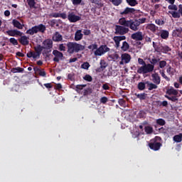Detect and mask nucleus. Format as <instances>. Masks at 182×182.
<instances>
[{
  "instance_id": "22",
  "label": "nucleus",
  "mask_w": 182,
  "mask_h": 182,
  "mask_svg": "<svg viewBox=\"0 0 182 182\" xmlns=\"http://www.w3.org/2000/svg\"><path fill=\"white\" fill-rule=\"evenodd\" d=\"M166 95H173V96H177V95H178V91L174 89V87H171V88L166 90Z\"/></svg>"
},
{
  "instance_id": "19",
  "label": "nucleus",
  "mask_w": 182,
  "mask_h": 182,
  "mask_svg": "<svg viewBox=\"0 0 182 182\" xmlns=\"http://www.w3.org/2000/svg\"><path fill=\"white\" fill-rule=\"evenodd\" d=\"M12 24L14 28H17V29H23V24L21 23L19 21L16 19H14L12 21Z\"/></svg>"
},
{
  "instance_id": "14",
  "label": "nucleus",
  "mask_w": 182,
  "mask_h": 182,
  "mask_svg": "<svg viewBox=\"0 0 182 182\" xmlns=\"http://www.w3.org/2000/svg\"><path fill=\"white\" fill-rule=\"evenodd\" d=\"M132 39L134 41H143V32L137 31L131 35Z\"/></svg>"
},
{
  "instance_id": "1",
  "label": "nucleus",
  "mask_w": 182,
  "mask_h": 182,
  "mask_svg": "<svg viewBox=\"0 0 182 182\" xmlns=\"http://www.w3.org/2000/svg\"><path fill=\"white\" fill-rule=\"evenodd\" d=\"M129 31L130 30L129 29V28L123 25L115 26V35H122V36H115L113 38V41L115 43V48L117 49H118V48H120V42H122V41H126V37L125 36H123V35H126V33H129Z\"/></svg>"
},
{
  "instance_id": "49",
  "label": "nucleus",
  "mask_w": 182,
  "mask_h": 182,
  "mask_svg": "<svg viewBox=\"0 0 182 182\" xmlns=\"http://www.w3.org/2000/svg\"><path fill=\"white\" fill-rule=\"evenodd\" d=\"M92 93V89L87 88L83 90V96H87L88 95H90Z\"/></svg>"
},
{
  "instance_id": "8",
  "label": "nucleus",
  "mask_w": 182,
  "mask_h": 182,
  "mask_svg": "<svg viewBox=\"0 0 182 182\" xmlns=\"http://www.w3.org/2000/svg\"><path fill=\"white\" fill-rule=\"evenodd\" d=\"M110 52V48L107 47V45H101L97 50L94 52L95 56H103L105 53Z\"/></svg>"
},
{
  "instance_id": "27",
  "label": "nucleus",
  "mask_w": 182,
  "mask_h": 182,
  "mask_svg": "<svg viewBox=\"0 0 182 182\" xmlns=\"http://www.w3.org/2000/svg\"><path fill=\"white\" fill-rule=\"evenodd\" d=\"M62 39L63 38L62 37V35H60L59 32H56L54 36L53 37V41H54V42H60Z\"/></svg>"
},
{
  "instance_id": "2",
  "label": "nucleus",
  "mask_w": 182,
  "mask_h": 182,
  "mask_svg": "<svg viewBox=\"0 0 182 182\" xmlns=\"http://www.w3.org/2000/svg\"><path fill=\"white\" fill-rule=\"evenodd\" d=\"M119 25H122V26L129 28L131 31H134V32L140 29L139 23L137 21V19L126 20V18H119Z\"/></svg>"
},
{
  "instance_id": "39",
  "label": "nucleus",
  "mask_w": 182,
  "mask_h": 182,
  "mask_svg": "<svg viewBox=\"0 0 182 182\" xmlns=\"http://www.w3.org/2000/svg\"><path fill=\"white\" fill-rule=\"evenodd\" d=\"M159 65L160 69H164V68H166V66H167V62L166 60H159Z\"/></svg>"
},
{
  "instance_id": "9",
  "label": "nucleus",
  "mask_w": 182,
  "mask_h": 182,
  "mask_svg": "<svg viewBox=\"0 0 182 182\" xmlns=\"http://www.w3.org/2000/svg\"><path fill=\"white\" fill-rule=\"evenodd\" d=\"M43 48L46 50L47 53L52 52V48H53V42L50 39H46L43 42Z\"/></svg>"
},
{
  "instance_id": "41",
  "label": "nucleus",
  "mask_w": 182,
  "mask_h": 182,
  "mask_svg": "<svg viewBox=\"0 0 182 182\" xmlns=\"http://www.w3.org/2000/svg\"><path fill=\"white\" fill-rule=\"evenodd\" d=\"M58 22H60V19L56 20V19H53L50 21V26L52 28H55V26L58 23Z\"/></svg>"
},
{
  "instance_id": "37",
  "label": "nucleus",
  "mask_w": 182,
  "mask_h": 182,
  "mask_svg": "<svg viewBox=\"0 0 182 182\" xmlns=\"http://www.w3.org/2000/svg\"><path fill=\"white\" fill-rule=\"evenodd\" d=\"M168 14H170L173 18H180L181 15L180 13L178 11H169Z\"/></svg>"
},
{
  "instance_id": "34",
  "label": "nucleus",
  "mask_w": 182,
  "mask_h": 182,
  "mask_svg": "<svg viewBox=\"0 0 182 182\" xmlns=\"http://www.w3.org/2000/svg\"><path fill=\"white\" fill-rule=\"evenodd\" d=\"M171 52V48L168 46H162V53Z\"/></svg>"
},
{
  "instance_id": "17",
  "label": "nucleus",
  "mask_w": 182,
  "mask_h": 182,
  "mask_svg": "<svg viewBox=\"0 0 182 182\" xmlns=\"http://www.w3.org/2000/svg\"><path fill=\"white\" fill-rule=\"evenodd\" d=\"M136 9L134 8L127 7L123 11L120 12L121 15H130V14H134Z\"/></svg>"
},
{
  "instance_id": "35",
  "label": "nucleus",
  "mask_w": 182,
  "mask_h": 182,
  "mask_svg": "<svg viewBox=\"0 0 182 182\" xmlns=\"http://www.w3.org/2000/svg\"><path fill=\"white\" fill-rule=\"evenodd\" d=\"M127 2L130 6H136L139 4L137 0H127Z\"/></svg>"
},
{
  "instance_id": "46",
  "label": "nucleus",
  "mask_w": 182,
  "mask_h": 182,
  "mask_svg": "<svg viewBox=\"0 0 182 182\" xmlns=\"http://www.w3.org/2000/svg\"><path fill=\"white\" fill-rule=\"evenodd\" d=\"M175 33L176 35L178 37V38H182V28H178L175 31Z\"/></svg>"
},
{
  "instance_id": "11",
  "label": "nucleus",
  "mask_w": 182,
  "mask_h": 182,
  "mask_svg": "<svg viewBox=\"0 0 182 182\" xmlns=\"http://www.w3.org/2000/svg\"><path fill=\"white\" fill-rule=\"evenodd\" d=\"M18 41L23 46H28V45H29V37L26 36L21 35Z\"/></svg>"
},
{
  "instance_id": "3",
  "label": "nucleus",
  "mask_w": 182,
  "mask_h": 182,
  "mask_svg": "<svg viewBox=\"0 0 182 182\" xmlns=\"http://www.w3.org/2000/svg\"><path fill=\"white\" fill-rule=\"evenodd\" d=\"M138 63L139 65H141L136 70L139 75H147V73H151L153 72L154 66L150 63L146 64V61L142 58H138Z\"/></svg>"
},
{
  "instance_id": "33",
  "label": "nucleus",
  "mask_w": 182,
  "mask_h": 182,
  "mask_svg": "<svg viewBox=\"0 0 182 182\" xmlns=\"http://www.w3.org/2000/svg\"><path fill=\"white\" fill-rule=\"evenodd\" d=\"M89 68H90V64L88 62H84L81 65V69H84L85 70H89Z\"/></svg>"
},
{
  "instance_id": "32",
  "label": "nucleus",
  "mask_w": 182,
  "mask_h": 182,
  "mask_svg": "<svg viewBox=\"0 0 182 182\" xmlns=\"http://www.w3.org/2000/svg\"><path fill=\"white\" fill-rule=\"evenodd\" d=\"M165 97L168 99V100H171V102H178V98L176 96L170 97L168 95H165Z\"/></svg>"
},
{
  "instance_id": "29",
  "label": "nucleus",
  "mask_w": 182,
  "mask_h": 182,
  "mask_svg": "<svg viewBox=\"0 0 182 182\" xmlns=\"http://www.w3.org/2000/svg\"><path fill=\"white\" fill-rule=\"evenodd\" d=\"M148 90H153L154 89H157L159 87L156 83L149 82L147 85Z\"/></svg>"
},
{
  "instance_id": "21",
  "label": "nucleus",
  "mask_w": 182,
  "mask_h": 182,
  "mask_svg": "<svg viewBox=\"0 0 182 182\" xmlns=\"http://www.w3.org/2000/svg\"><path fill=\"white\" fill-rule=\"evenodd\" d=\"M30 9H36V0H26Z\"/></svg>"
},
{
  "instance_id": "23",
  "label": "nucleus",
  "mask_w": 182,
  "mask_h": 182,
  "mask_svg": "<svg viewBox=\"0 0 182 182\" xmlns=\"http://www.w3.org/2000/svg\"><path fill=\"white\" fill-rule=\"evenodd\" d=\"M159 62H160V58H156V57H153L150 60V63L149 64L151 65L152 66H154L153 70H154V66H156V65H159Z\"/></svg>"
},
{
  "instance_id": "64",
  "label": "nucleus",
  "mask_w": 182,
  "mask_h": 182,
  "mask_svg": "<svg viewBox=\"0 0 182 182\" xmlns=\"http://www.w3.org/2000/svg\"><path fill=\"white\" fill-rule=\"evenodd\" d=\"M55 90H60V89H62V84L58 83L57 85H55V86L54 87Z\"/></svg>"
},
{
  "instance_id": "61",
  "label": "nucleus",
  "mask_w": 182,
  "mask_h": 182,
  "mask_svg": "<svg viewBox=\"0 0 182 182\" xmlns=\"http://www.w3.org/2000/svg\"><path fill=\"white\" fill-rule=\"evenodd\" d=\"M162 48H163V46H158L154 49H155L156 52H162V50H163Z\"/></svg>"
},
{
  "instance_id": "45",
  "label": "nucleus",
  "mask_w": 182,
  "mask_h": 182,
  "mask_svg": "<svg viewBox=\"0 0 182 182\" xmlns=\"http://www.w3.org/2000/svg\"><path fill=\"white\" fill-rule=\"evenodd\" d=\"M159 73H161L162 77H164V79H165V80H166V82H170V77H167V75H166V74L164 73V70H160Z\"/></svg>"
},
{
  "instance_id": "5",
  "label": "nucleus",
  "mask_w": 182,
  "mask_h": 182,
  "mask_svg": "<svg viewBox=\"0 0 182 182\" xmlns=\"http://www.w3.org/2000/svg\"><path fill=\"white\" fill-rule=\"evenodd\" d=\"M43 46L38 45L36 47H34L35 51H30L27 53V58H33L34 59H39L41 55L42 54V50H43Z\"/></svg>"
},
{
  "instance_id": "60",
  "label": "nucleus",
  "mask_w": 182,
  "mask_h": 182,
  "mask_svg": "<svg viewBox=\"0 0 182 182\" xmlns=\"http://www.w3.org/2000/svg\"><path fill=\"white\" fill-rule=\"evenodd\" d=\"M102 89H103V90H109L110 87H109L108 83H105V84L102 85Z\"/></svg>"
},
{
  "instance_id": "36",
  "label": "nucleus",
  "mask_w": 182,
  "mask_h": 182,
  "mask_svg": "<svg viewBox=\"0 0 182 182\" xmlns=\"http://www.w3.org/2000/svg\"><path fill=\"white\" fill-rule=\"evenodd\" d=\"M137 87L139 90H144L146 89V83L143 82H139Z\"/></svg>"
},
{
  "instance_id": "6",
  "label": "nucleus",
  "mask_w": 182,
  "mask_h": 182,
  "mask_svg": "<svg viewBox=\"0 0 182 182\" xmlns=\"http://www.w3.org/2000/svg\"><path fill=\"white\" fill-rule=\"evenodd\" d=\"M159 140H161L160 136H156L150 140L149 147L151 149V150H154V151H159V149L161 147V146H163V144L159 142Z\"/></svg>"
},
{
  "instance_id": "52",
  "label": "nucleus",
  "mask_w": 182,
  "mask_h": 182,
  "mask_svg": "<svg viewBox=\"0 0 182 182\" xmlns=\"http://www.w3.org/2000/svg\"><path fill=\"white\" fill-rule=\"evenodd\" d=\"M118 103L119 106H122V107H124V106H126V100H124V99H119Z\"/></svg>"
},
{
  "instance_id": "47",
  "label": "nucleus",
  "mask_w": 182,
  "mask_h": 182,
  "mask_svg": "<svg viewBox=\"0 0 182 182\" xmlns=\"http://www.w3.org/2000/svg\"><path fill=\"white\" fill-rule=\"evenodd\" d=\"M156 124H159V126H164L166 124V121L163 119H158L156 120Z\"/></svg>"
},
{
  "instance_id": "54",
  "label": "nucleus",
  "mask_w": 182,
  "mask_h": 182,
  "mask_svg": "<svg viewBox=\"0 0 182 182\" xmlns=\"http://www.w3.org/2000/svg\"><path fill=\"white\" fill-rule=\"evenodd\" d=\"M89 49H91V50H95L96 49V50H97V44L95 43V44H91L87 47Z\"/></svg>"
},
{
  "instance_id": "56",
  "label": "nucleus",
  "mask_w": 182,
  "mask_h": 182,
  "mask_svg": "<svg viewBox=\"0 0 182 182\" xmlns=\"http://www.w3.org/2000/svg\"><path fill=\"white\" fill-rule=\"evenodd\" d=\"M38 75L39 76H42L43 77H46V72H45V70H40Z\"/></svg>"
},
{
  "instance_id": "4",
  "label": "nucleus",
  "mask_w": 182,
  "mask_h": 182,
  "mask_svg": "<svg viewBox=\"0 0 182 182\" xmlns=\"http://www.w3.org/2000/svg\"><path fill=\"white\" fill-rule=\"evenodd\" d=\"M68 53L73 55V53H79L82 50H85V46L79 44L76 42H69L67 43Z\"/></svg>"
},
{
  "instance_id": "51",
  "label": "nucleus",
  "mask_w": 182,
  "mask_h": 182,
  "mask_svg": "<svg viewBox=\"0 0 182 182\" xmlns=\"http://www.w3.org/2000/svg\"><path fill=\"white\" fill-rule=\"evenodd\" d=\"M109 99L107 97H102L100 100V103H102L103 105H106V103H107Z\"/></svg>"
},
{
  "instance_id": "28",
  "label": "nucleus",
  "mask_w": 182,
  "mask_h": 182,
  "mask_svg": "<svg viewBox=\"0 0 182 182\" xmlns=\"http://www.w3.org/2000/svg\"><path fill=\"white\" fill-rule=\"evenodd\" d=\"M11 72L12 73H22V72H23V68L21 67L13 68Z\"/></svg>"
},
{
  "instance_id": "12",
  "label": "nucleus",
  "mask_w": 182,
  "mask_h": 182,
  "mask_svg": "<svg viewBox=\"0 0 182 182\" xmlns=\"http://www.w3.org/2000/svg\"><path fill=\"white\" fill-rule=\"evenodd\" d=\"M53 55H54L55 56V58H53V61L57 62L58 63L60 59L62 60V58H63V53L58 50H53Z\"/></svg>"
},
{
  "instance_id": "30",
  "label": "nucleus",
  "mask_w": 182,
  "mask_h": 182,
  "mask_svg": "<svg viewBox=\"0 0 182 182\" xmlns=\"http://www.w3.org/2000/svg\"><path fill=\"white\" fill-rule=\"evenodd\" d=\"M173 140L176 143H181V141H182V134H179L178 135H175L173 136Z\"/></svg>"
},
{
  "instance_id": "18",
  "label": "nucleus",
  "mask_w": 182,
  "mask_h": 182,
  "mask_svg": "<svg viewBox=\"0 0 182 182\" xmlns=\"http://www.w3.org/2000/svg\"><path fill=\"white\" fill-rule=\"evenodd\" d=\"M121 59L124 60V63H129L132 60V56H130V54L124 53L122 54Z\"/></svg>"
},
{
  "instance_id": "63",
  "label": "nucleus",
  "mask_w": 182,
  "mask_h": 182,
  "mask_svg": "<svg viewBox=\"0 0 182 182\" xmlns=\"http://www.w3.org/2000/svg\"><path fill=\"white\" fill-rule=\"evenodd\" d=\"M82 0H73V5H80Z\"/></svg>"
},
{
  "instance_id": "7",
  "label": "nucleus",
  "mask_w": 182,
  "mask_h": 182,
  "mask_svg": "<svg viewBox=\"0 0 182 182\" xmlns=\"http://www.w3.org/2000/svg\"><path fill=\"white\" fill-rule=\"evenodd\" d=\"M45 31H46V26L43 24H39L38 26H35L31 28L26 31V33L28 35H35V33H38V32H41V33H44Z\"/></svg>"
},
{
  "instance_id": "13",
  "label": "nucleus",
  "mask_w": 182,
  "mask_h": 182,
  "mask_svg": "<svg viewBox=\"0 0 182 182\" xmlns=\"http://www.w3.org/2000/svg\"><path fill=\"white\" fill-rule=\"evenodd\" d=\"M151 77V80L153 83H155V85H160V83H161V77L157 73L154 72V73H152Z\"/></svg>"
},
{
  "instance_id": "57",
  "label": "nucleus",
  "mask_w": 182,
  "mask_h": 182,
  "mask_svg": "<svg viewBox=\"0 0 182 182\" xmlns=\"http://www.w3.org/2000/svg\"><path fill=\"white\" fill-rule=\"evenodd\" d=\"M155 23H156V25H159V26L161 25H164V21L161 20V19H156L155 21Z\"/></svg>"
},
{
  "instance_id": "16",
  "label": "nucleus",
  "mask_w": 182,
  "mask_h": 182,
  "mask_svg": "<svg viewBox=\"0 0 182 182\" xmlns=\"http://www.w3.org/2000/svg\"><path fill=\"white\" fill-rule=\"evenodd\" d=\"M100 66L97 68V72H103L105 70L106 67L108 66L109 64L105 60H100Z\"/></svg>"
},
{
  "instance_id": "26",
  "label": "nucleus",
  "mask_w": 182,
  "mask_h": 182,
  "mask_svg": "<svg viewBox=\"0 0 182 182\" xmlns=\"http://www.w3.org/2000/svg\"><path fill=\"white\" fill-rule=\"evenodd\" d=\"M146 29H149V31H151V32H153L154 33V32H156V31L159 29V27L153 23H149L147 25Z\"/></svg>"
},
{
  "instance_id": "25",
  "label": "nucleus",
  "mask_w": 182,
  "mask_h": 182,
  "mask_svg": "<svg viewBox=\"0 0 182 182\" xmlns=\"http://www.w3.org/2000/svg\"><path fill=\"white\" fill-rule=\"evenodd\" d=\"M160 33H161V39H168V36L170 35V33H168V31H166V30H161L160 31Z\"/></svg>"
},
{
  "instance_id": "55",
  "label": "nucleus",
  "mask_w": 182,
  "mask_h": 182,
  "mask_svg": "<svg viewBox=\"0 0 182 182\" xmlns=\"http://www.w3.org/2000/svg\"><path fill=\"white\" fill-rule=\"evenodd\" d=\"M136 21L137 22L139 23V26H140L141 23H146V18H139V19H136Z\"/></svg>"
},
{
  "instance_id": "15",
  "label": "nucleus",
  "mask_w": 182,
  "mask_h": 182,
  "mask_svg": "<svg viewBox=\"0 0 182 182\" xmlns=\"http://www.w3.org/2000/svg\"><path fill=\"white\" fill-rule=\"evenodd\" d=\"M6 33L9 36H22V35H23L22 32L16 29L9 30L6 31Z\"/></svg>"
},
{
  "instance_id": "44",
  "label": "nucleus",
  "mask_w": 182,
  "mask_h": 182,
  "mask_svg": "<svg viewBox=\"0 0 182 182\" xmlns=\"http://www.w3.org/2000/svg\"><path fill=\"white\" fill-rule=\"evenodd\" d=\"M83 87H86V85H77L75 87L76 92H80V90H83Z\"/></svg>"
},
{
  "instance_id": "38",
  "label": "nucleus",
  "mask_w": 182,
  "mask_h": 182,
  "mask_svg": "<svg viewBox=\"0 0 182 182\" xmlns=\"http://www.w3.org/2000/svg\"><path fill=\"white\" fill-rule=\"evenodd\" d=\"M144 130L146 134H151L153 133V127L150 126L145 127Z\"/></svg>"
},
{
  "instance_id": "10",
  "label": "nucleus",
  "mask_w": 182,
  "mask_h": 182,
  "mask_svg": "<svg viewBox=\"0 0 182 182\" xmlns=\"http://www.w3.org/2000/svg\"><path fill=\"white\" fill-rule=\"evenodd\" d=\"M68 19L69 22H71L72 23H75V22H77L78 21H80L82 18L79 16L75 15L74 12H69L68 15Z\"/></svg>"
},
{
  "instance_id": "48",
  "label": "nucleus",
  "mask_w": 182,
  "mask_h": 182,
  "mask_svg": "<svg viewBox=\"0 0 182 182\" xmlns=\"http://www.w3.org/2000/svg\"><path fill=\"white\" fill-rule=\"evenodd\" d=\"M166 72L168 75H170L171 76H174V71L173 70V68H171V66L168 67L166 69Z\"/></svg>"
},
{
  "instance_id": "31",
  "label": "nucleus",
  "mask_w": 182,
  "mask_h": 182,
  "mask_svg": "<svg viewBox=\"0 0 182 182\" xmlns=\"http://www.w3.org/2000/svg\"><path fill=\"white\" fill-rule=\"evenodd\" d=\"M135 96H136L137 99L139 100H146V94L144 92L141 94L135 93Z\"/></svg>"
},
{
  "instance_id": "43",
  "label": "nucleus",
  "mask_w": 182,
  "mask_h": 182,
  "mask_svg": "<svg viewBox=\"0 0 182 182\" xmlns=\"http://www.w3.org/2000/svg\"><path fill=\"white\" fill-rule=\"evenodd\" d=\"M137 117H139V119H143V117H146V112L143 110L139 111L137 114Z\"/></svg>"
},
{
  "instance_id": "42",
  "label": "nucleus",
  "mask_w": 182,
  "mask_h": 182,
  "mask_svg": "<svg viewBox=\"0 0 182 182\" xmlns=\"http://www.w3.org/2000/svg\"><path fill=\"white\" fill-rule=\"evenodd\" d=\"M9 42L10 43H11V45H14V46H16L18 45V40H16L15 38H11L9 39Z\"/></svg>"
},
{
  "instance_id": "40",
  "label": "nucleus",
  "mask_w": 182,
  "mask_h": 182,
  "mask_svg": "<svg viewBox=\"0 0 182 182\" xmlns=\"http://www.w3.org/2000/svg\"><path fill=\"white\" fill-rule=\"evenodd\" d=\"M84 80H86V82H92L93 80V78L92 77V75L89 74H86L83 77Z\"/></svg>"
},
{
  "instance_id": "59",
  "label": "nucleus",
  "mask_w": 182,
  "mask_h": 182,
  "mask_svg": "<svg viewBox=\"0 0 182 182\" xmlns=\"http://www.w3.org/2000/svg\"><path fill=\"white\" fill-rule=\"evenodd\" d=\"M52 18H60V13H53L50 14Z\"/></svg>"
},
{
  "instance_id": "58",
  "label": "nucleus",
  "mask_w": 182,
  "mask_h": 182,
  "mask_svg": "<svg viewBox=\"0 0 182 182\" xmlns=\"http://www.w3.org/2000/svg\"><path fill=\"white\" fill-rule=\"evenodd\" d=\"M58 49L60 52H65V50H66V47L63 44H60Z\"/></svg>"
},
{
  "instance_id": "53",
  "label": "nucleus",
  "mask_w": 182,
  "mask_h": 182,
  "mask_svg": "<svg viewBox=\"0 0 182 182\" xmlns=\"http://www.w3.org/2000/svg\"><path fill=\"white\" fill-rule=\"evenodd\" d=\"M111 2H112L114 6H119L122 4V0H111Z\"/></svg>"
},
{
  "instance_id": "62",
  "label": "nucleus",
  "mask_w": 182,
  "mask_h": 182,
  "mask_svg": "<svg viewBox=\"0 0 182 182\" xmlns=\"http://www.w3.org/2000/svg\"><path fill=\"white\" fill-rule=\"evenodd\" d=\"M83 33H84V35H85V36H89V35H90V33H91V31H90V30L84 29Z\"/></svg>"
},
{
  "instance_id": "50",
  "label": "nucleus",
  "mask_w": 182,
  "mask_h": 182,
  "mask_svg": "<svg viewBox=\"0 0 182 182\" xmlns=\"http://www.w3.org/2000/svg\"><path fill=\"white\" fill-rule=\"evenodd\" d=\"M168 9H170L171 11H177L178 9V7L176 4H171L168 6Z\"/></svg>"
},
{
  "instance_id": "20",
  "label": "nucleus",
  "mask_w": 182,
  "mask_h": 182,
  "mask_svg": "<svg viewBox=\"0 0 182 182\" xmlns=\"http://www.w3.org/2000/svg\"><path fill=\"white\" fill-rule=\"evenodd\" d=\"M83 39V34L82 33V30H77L75 33V41H82Z\"/></svg>"
},
{
  "instance_id": "24",
  "label": "nucleus",
  "mask_w": 182,
  "mask_h": 182,
  "mask_svg": "<svg viewBox=\"0 0 182 182\" xmlns=\"http://www.w3.org/2000/svg\"><path fill=\"white\" fill-rule=\"evenodd\" d=\"M130 49V45H129V43L127 41H123L122 45L121 46V50L123 52H127Z\"/></svg>"
}]
</instances>
